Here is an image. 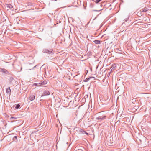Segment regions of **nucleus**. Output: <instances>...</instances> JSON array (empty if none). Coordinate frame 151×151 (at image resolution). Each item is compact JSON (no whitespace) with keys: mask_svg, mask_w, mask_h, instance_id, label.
Masks as SVG:
<instances>
[{"mask_svg":"<svg viewBox=\"0 0 151 151\" xmlns=\"http://www.w3.org/2000/svg\"><path fill=\"white\" fill-rule=\"evenodd\" d=\"M106 116L105 115L102 116H99L98 117L96 118V119L97 120L99 121H101L102 120H104L106 118Z\"/></svg>","mask_w":151,"mask_h":151,"instance_id":"obj_1","label":"nucleus"},{"mask_svg":"<svg viewBox=\"0 0 151 151\" xmlns=\"http://www.w3.org/2000/svg\"><path fill=\"white\" fill-rule=\"evenodd\" d=\"M0 72L4 73L6 74H9V72L6 69L0 68Z\"/></svg>","mask_w":151,"mask_h":151,"instance_id":"obj_2","label":"nucleus"},{"mask_svg":"<svg viewBox=\"0 0 151 151\" xmlns=\"http://www.w3.org/2000/svg\"><path fill=\"white\" fill-rule=\"evenodd\" d=\"M44 52L48 53L49 54H51L52 52V51L51 50H49L47 49H45L43 50Z\"/></svg>","mask_w":151,"mask_h":151,"instance_id":"obj_3","label":"nucleus"},{"mask_svg":"<svg viewBox=\"0 0 151 151\" xmlns=\"http://www.w3.org/2000/svg\"><path fill=\"white\" fill-rule=\"evenodd\" d=\"M116 64H113L111 68V71H112V70H115V68H116Z\"/></svg>","mask_w":151,"mask_h":151,"instance_id":"obj_4","label":"nucleus"},{"mask_svg":"<svg viewBox=\"0 0 151 151\" xmlns=\"http://www.w3.org/2000/svg\"><path fill=\"white\" fill-rule=\"evenodd\" d=\"M35 98V96L33 95H31L30 96L29 99L31 101L33 100Z\"/></svg>","mask_w":151,"mask_h":151,"instance_id":"obj_5","label":"nucleus"},{"mask_svg":"<svg viewBox=\"0 0 151 151\" xmlns=\"http://www.w3.org/2000/svg\"><path fill=\"white\" fill-rule=\"evenodd\" d=\"M93 42L96 44H100L101 43V41L98 40H94Z\"/></svg>","mask_w":151,"mask_h":151,"instance_id":"obj_6","label":"nucleus"},{"mask_svg":"<svg viewBox=\"0 0 151 151\" xmlns=\"http://www.w3.org/2000/svg\"><path fill=\"white\" fill-rule=\"evenodd\" d=\"M50 93L48 91H45L44 92V95H47L50 94Z\"/></svg>","mask_w":151,"mask_h":151,"instance_id":"obj_7","label":"nucleus"},{"mask_svg":"<svg viewBox=\"0 0 151 151\" xmlns=\"http://www.w3.org/2000/svg\"><path fill=\"white\" fill-rule=\"evenodd\" d=\"M6 92L7 93H11V89L10 88V87H9V88H6Z\"/></svg>","mask_w":151,"mask_h":151,"instance_id":"obj_8","label":"nucleus"},{"mask_svg":"<svg viewBox=\"0 0 151 151\" xmlns=\"http://www.w3.org/2000/svg\"><path fill=\"white\" fill-rule=\"evenodd\" d=\"M6 5L7 7L8 8L12 9V8H13V6H12V5H11V4H6Z\"/></svg>","mask_w":151,"mask_h":151,"instance_id":"obj_9","label":"nucleus"},{"mask_svg":"<svg viewBox=\"0 0 151 151\" xmlns=\"http://www.w3.org/2000/svg\"><path fill=\"white\" fill-rule=\"evenodd\" d=\"M17 119V118L15 117H11L10 118V120L11 121H13V120L16 119Z\"/></svg>","mask_w":151,"mask_h":151,"instance_id":"obj_10","label":"nucleus"},{"mask_svg":"<svg viewBox=\"0 0 151 151\" xmlns=\"http://www.w3.org/2000/svg\"><path fill=\"white\" fill-rule=\"evenodd\" d=\"M42 82H41L40 83H39L35 84L36 85V86H40V85H42Z\"/></svg>","mask_w":151,"mask_h":151,"instance_id":"obj_11","label":"nucleus"},{"mask_svg":"<svg viewBox=\"0 0 151 151\" xmlns=\"http://www.w3.org/2000/svg\"><path fill=\"white\" fill-rule=\"evenodd\" d=\"M20 106V105L19 104H18L16 105V106L15 107V109H18L19 108Z\"/></svg>","mask_w":151,"mask_h":151,"instance_id":"obj_12","label":"nucleus"},{"mask_svg":"<svg viewBox=\"0 0 151 151\" xmlns=\"http://www.w3.org/2000/svg\"><path fill=\"white\" fill-rule=\"evenodd\" d=\"M148 10V8H145L144 9L142 10V12H147Z\"/></svg>","mask_w":151,"mask_h":151,"instance_id":"obj_13","label":"nucleus"},{"mask_svg":"<svg viewBox=\"0 0 151 151\" xmlns=\"http://www.w3.org/2000/svg\"><path fill=\"white\" fill-rule=\"evenodd\" d=\"M42 85H45L47 84V82L46 81H44L43 82H42Z\"/></svg>","mask_w":151,"mask_h":151,"instance_id":"obj_14","label":"nucleus"},{"mask_svg":"<svg viewBox=\"0 0 151 151\" xmlns=\"http://www.w3.org/2000/svg\"><path fill=\"white\" fill-rule=\"evenodd\" d=\"M101 0H96L95 1V2L96 3H98L99 2H100Z\"/></svg>","mask_w":151,"mask_h":151,"instance_id":"obj_15","label":"nucleus"},{"mask_svg":"<svg viewBox=\"0 0 151 151\" xmlns=\"http://www.w3.org/2000/svg\"><path fill=\"white\" fill-rule=\"evenodd\" d=\"M28 6H32L33 5V4H32V3H31L29 2L28 4Z\"/></svg>","mask_w":151,"mask_h":151,"instance_id":"obj_16","label":"nucleus"},{"mask_svg":"<svg viewBox=\"0 0 151 151\" xmlns=\"http://www.w3.org/2000/svg\"><path fill=\"white\" fill-rule=\"evenodd\" d=\"M74 0L75 2V3H77V4H78V0Z\"/></svg>","mask_w":151,"mask_h":151,"instance_id":"obj_17","label":"nucleus"},{"mask_svg":"<svg viewBox=\"0 0 151 151\" xmlns=\"http://www.w3.org/2000/svg\"><path fill=\"white\" fill-rule=\"evenodd\" d=\"M101 10H94L93 11H96V12H97V11L99 12V11H101Z\"/></svg>","mask_w":151,"mask_h":151,"instance_id":"obj_18","label":"nucleus"},{"mask_svg":"<svg viewBox=\"0 0 151 151\" xmlns=\"http://www.w3.org/2000/svg\"><path fill=\"white\" fill-rule=\"evenodd\" d=\"M14 138H15L17 139V137L16 136H15L14 137L13 139H14Z\"/></svg>","mask_w":151,"mask_h":151,"instance_id":"obj_19","label":"nucleus"},{"mask_svg":"<svg viewBox=\"0 0 151 151\" xmlns=\"http://www.w3.org/2000/svg\"><path fill=\"white\" fill-rule=\"evenodd\" d=\"M13 78L11 77V78H10V80H10L11 81H12V80H13Z\"/></svg>","mask_w":151,"mask_h":151,"instance_id":"obj_20","label":"nucleus"},{"mask_svg":"<svg viewBox=\"0 0 151 151\" xmlns=\"http://www.w3.org/2000/svg\"><path fill=\"white\" fill-rule=\"evenodd\" d=\"M92 78V77H91L89 78H88L87 79V81H88L90 78Z\"/></svg>","mask_w":151,"mask_h":151,"instance_id":"obj_21","label":"nucleus"},{"mask_svg":"<svg viewBox=\"0 0 151 151\" xmlns=\"http://www.w3.org/2000/svg\"><path fill=\"white\" fill-rule=\"evenodd\" d=\"M85 134L87 135H88V133H87V132H86L85 131Z\"/></svg>","mask_w":151,"mask_h":151,"instance_id":"obj_22","label":"nucleus"},{"mask_svg":"<svg viewBox=\"0 0 151 151\" xmlns=\"http://www.w3.org/2000/svg\"><path fill=\"white\" fill-rule=\"evenodd\" d=\"M125 21H127V19H125Z\"/></svg>","mask_w":151,"mask_h":151,"instance_id":"obj_23","label":"nucleus"},{"mask_svg":"<svg viewBox=\"0 0 151 151\" xmlns=\"http://www.w3.org/2000/svg\"><path fill=\"white\" fill-rule=\"evenodd\" d=\"M36 66V65H35V66H34V67H33V68H35Z\"/></svg>","mask_w":151,"mask_h":151,"instance_id":"obj_24","label":"nucleus"},{"mask_svg":"<svg viewBox=\"0 0 151 151\" xmlns=\"http://www.w3.org/2000/svg\"><path fill=\"white\" fill-rule=\"evenodd\" d=\"M111 142H112V141H111L110 143H111Z\"/></svg>","mask_w":151,"mask_h":151,"instance_id":"obj_25","label":"nucleus"}]
</instances>
